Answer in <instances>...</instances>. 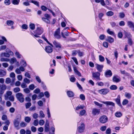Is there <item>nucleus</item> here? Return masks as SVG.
I'll list each match as a JSON object with an SVG mask.
<instances>
[{
	"label": "nucleus",
	"mask_w": 134,
	"mask_h": 134,
	"mask_svg": "<svg viewBox=\"0 0 134 134\" xmlns=\"http://www.w3.org/2000/svg\"><path fill=\"white\" fill-rule=\"evenodd\" d=\"M92 74L93 79L97 81L100 80V74L99 72H92Z\"/></svg>",
	"instance_id": "1"
},
{
	"label": "nucleus",
	"mask_w": 134,
	"mask_h": 134,
	"mask_svg": "<svg viewBox=\"0 0 134 134\" xmlns=\"http://www.w3.org/2000/svg\"><path fill=\"white\" fill-rule=\"evenodd\" d=\"M52 43L55 47L58 48V50L60 51L62 49V45L60 43L58 42L55 41H54Z\"/></svg>",
	"instance_id": "2"
},
{
	"label": "nucleus",
	"mask_w": 134,
	"mask_h": 134,
	"mask_svg": "<svg viewBox=\"0 0 134 134\" xmlns=\"http://www.w3.org/2000/svg\"><path fill=\"white\" fill-rule=\"evenodd\" d=\"M45 18H42V20L44 22L49 23H50V21L49 19L51 18V17L49 15L47 14H44Z\"/></svg>",
	"instance_id": "3"
},
{
	"label": "nucleus",
	"mask_w": 134,
	"mask_h": 134,
	"mask_svg": "<svg viewBox=\"0 0 134 134\" xmlns=\"http://www.w3.org/2000/svg\"><path fill=\"white\" fill-rule=\"evenodd\" d=\"M16 97L18 100L21 103L23 102L24 99L23 95L20 93H18L16 94Z\"/></svg>",
	"instance_id": "4"
},
{
	"label": "nucleus",
	"mask_w": 134,
	"mask_h": 134,
	"mask_svg": "<svg viewBox=\"0 0 134 134\" xmlns=\"http://www.w3.org/2000/svg\"><path fill=\"white\" fill-rule=\"evenodd\" d=\"M108 120V118L105 115H103L100 117L99 119L100 122L103 124L106 123Z\"/></svg>",
	"instance_id": "5"
},
{
	"label": "nucleus",
	"mask_w": 134,
	"mask_h": 134,
	"mask_svg": "<svg viewBox=\"0 0 134 134\" xmlns=\"http://www.w3.org/2000/svg\"><path fill=\"white\" fill-rule=\"evenodd\" d=\"M43 29L40 27H37L36 30L34 31V33L38 35H40L43 32Z\"/></svg>",
	"instance_id": "6"
},
{
	"label": "nucleus",
	"mask_w": 134,
	"mask_h": 134,
	"mask_svg": "<svg viewBox=\"0 0 134 134\" xmlns=\"http://www.w3.org/2000/svg\"><path fill=\"white\" fill-rule=\"evenodd\" d=\"M109 92V89L107 88H104L98 90V92L100 94L106 95Z\"/></svg>",
	"instance_id": "7"
},
{
	"label": "nucleus",
	"mask_w": 134,
	"mask_h": 134,
	"mask_svg": "<svg viewBox=\"0 0 134 134\" xmlns=\"http://www.w3.org/2000/svg\"><path fill=\"white\" fill-rule=\"evenodd\" d=\"M60 28H58L55 32L54 36L57 39H59L61 37V36L60 35Z\"/></svg>",
	"instance_id": "8"
},
{
	"label": "nucleus",
	"mask_w": 134,
	"mask_h": 134,
	"mask_svg": "<svg viewBox=\"0 0 134 134\" xmlns=\"http://www.w3.org/2000/svg\"><path fill=\"white\" fill-rule=\"evenodd\" d=\"M100 112V110L96 108H93L92 110V114L93 115H99Z\"/></svg>",
	"instance_id": "9"
},
{
	"label": "nucleus",
	"mask_w": 134,
	"mask_h": 134,
	"mask_svg": "<svg viewBox=\"0 0 134 134\" xmlns=\"http://www.w3.org/2000/svg\"><path fill=\"white\" fill-rule=\"evenodd\" d=\"M117 104L120 107L122 108V106L121 105L120 102V95H118L116 98L115 99Z\"/></svg>",
	"instance_id": "10"
},
{
	"label": "nucleus",
	"mask_w": 134,
	"mask_h": 134,
	"mask_svg": "<svg viewBox=\"0 0 134 134\" xmlns=\"http://www.w3.org/2000/svg\"><path fill=\"white\" fill-rule=\"evenodd\" d=\"M85 128V125L84 124H82L80 126H79L77 128L78 131L80 133L82 132H83Z\"/></svg>",
	"instance_id": "11"
},
{
	"label": "nucleus",
	"mask_w": 134,
	"mask_h": 134,
	"mask_svg": "<svg viewBox=\"0 0 134 134\" xmlns=\"http://www.w3.org/2000/svg\"><path fill=\"white\" fill-rule=\"evenodd\" d=\"M112 80L113 82L116 83L119 82L121 81L120 78L116 75L113 76Z\"/></svg>",
	"instance_id": "12"
},
{
	"label": "nucleus",
	"mask_w": 134,
	"mask_h": 134,
	"mask_svg": "<svg viewBox=\"0 0 134 134\" xmlns=\"http://www.w3.org/2000/svg\"><path fill=\"white\" fill-rule=\"evenodd\" d=\"M101 102L105 104L107 106H108V105H111L113 107L115 106V103L111 101H101Z\"/></svg>",
	"instance_id": "13"
},
{
	"label": "nucleus",
	"mask_w": 134,
	"mask_h": 134,
	"mask_svg": "<svg viewBox=\"0 0 134 134\" xmlns=\"http://www.w3.org/2000/svg\"><path fill=\"white\" fill-rule=\"evenodd\" d=\"M45 51L48 53H51L53 51V49L52 47L49 46H46L45 48Z\"/></svg>",
	"instance_id": "14"
},
{
	"label": "nucleus",
	"mask_w": 134,
	"mask_h": 134,
	"mask_svg": "<svg viewBox=\"0 0 134 134\" xmlns=\"http://www.w3.org/2000/svg\"><path fill=\"white\" fill-rule=\"evenodd\" d=\"M112 73L110 70H109L106 71L105 72V76L107 77H111L112 75Z\"/></svg>",
	"instance_id": "15"
},
{
	"label": "nucleus",
	"mask_w": 134,
	"mask_h": 134,
	"mask_svg": "<svg viewBox=\"0 0 134 134\" xmlns=\"http://www.w3.org/2000/svg\"><path fill=\"white\" fill-rule=\"evenodd\" d=\"M96 68L100 72H101L103 67V65H100L98 64H96Z\"/></svg>",
	"instance_id": "16"
},
{
	"label": "nucleus",
	"mask_w": 134,
	"mask_h": 134,
	"mask_svg": "<svg viewBox=\"0 0 134 134\" xmlns=\"http://www.w3.org/2000/svg\"><path fill=\"white\" fill-rule=\"evenodd\" d=\"M49 122L48 121H46L45 125V131L46 132H48L49 131Z\"/></svg>",
	"instance_id": "17"
},
{
	"label": "nucleus",
	"mask_w": 134,
	"mask_h": 134,
	"mask_svg": "<svg viewBox=\"0 0 134 134\" xmlns=\"http://www.w3.org/2000/svg\"><path fill=\"white\" fill-rule=\"evenodd\" d=\"M105 40L110 43H112L114 41V38L110 36H108Z\"/></svg>",
	"instance_id": "18"
},
{
	"label": "nucleus",
	"mask_w": 134,
	"mask_h": 134,
	"mask_svg": "<svg viewBox=\"0 0 134 134\" xmlns=\"http://www.w3.org/2000/svg\"><path fill=\"white\" fill-rule=\"evenodd\" d=\"M10 77L12 78V82H14L15 80V74L14 72H11L10 74Z\"/></svg>",
	"instance_id": "19"
},
{
	"label": "nucleus",
	"mask_w": 134,
	"mask_h": 134,
	"mask_svg": "<svg viewBox=\"0 0 134 134\" xmlns=\"http://www.w3.org/2000/svg\"><path fill=\"white\" fill-rule=\"evenodd\" d=\"M95 2L97 3H100V4L103 6H104L105 5L104 0H94Z\"/></svg>",
	"instance_id": "20"
},
{
	"label": "nucleus",
	"mask_w": 134,
	"mask_h": 134,
	"mask_svg": "<svg viewBox=\"0 0 134 134\" xmlns=\"http://www.w3.org/2000/svg\"><path fill=\"white\" fill-rule=\"evenodd\" d=\"M0 56L1 57H5L7 58H9L10 57V55L8 53L5 52L2 53L0 54Z\"/></svg>",
	"instance_id": "21"
},
{
	"label": "nucleus",
	"mask_w": 134,
	"mask_h": 134,
	"mask_svg": "<svg viewBox=\"0 0 134 134\" xmlns=\"http://www.w3.org/2000/svg\"><path fill=\"white\" fill-rule=\"evenodd\" d=\"M6 72L2 70H0V77H3L6 75Z\"/></svg>",
	"instance_id": "22"
},
{
	"label": "nucleus",
	"mask_w": 134,
	"mask_h": 134,
	"mask_svg": "<svg viewBox=\"0 0 134 134\" xmlns=\"http://www.w3.org/2000/svg\"><path fill=\"white\" fill-rule=\"evenodd\" d=\"M124 96L125 97L128 99H130L131 97V94L129 93L126 92L125 93Z\"/></svg>",
	"instance_id": "23"
},
{
	"label": "nucleus",
	"mask_w": 134,
	"mask_h": 134,
	"mask_svg": "<svg viewBox=\"0 0 134 134\" xmlns=\"http://www.w3.org/2000/svg\"><path fill=\"white\" fill-rule=\"evenodd\" d=\"M42 38H43L44 40L46 41V42L50 45L52 47H53L54 46L51 43H50L48 41L47 39L46 38L44 35H43L42 36Z\"/></svg>",
	"instance_id": "24"
},
{
	"label": "nucleus",
	"mask_w": 134,
	"mask_h": 134,
	"mask_svg": "<svg viewBox=\"0 0 134 134\" xmlns=\"http://www.w3.org/2000/svg\"><path fill=\"white\" fill-rule=\"evenodd\" d=\"M74 70L75 73L79 76H81V73L79 72L76 68H74Z\"/></svg>",
	"instance_id": "25"
},
{
	"label": "nucleus",
	"mask_w": 134,
	"mask_h": 134,
	"mask_svg": "<svg viewBox=\"0 0 134 134\" xmlns=\"http://www.w3.org/2000/svg\"><path fill=\"white\" fill-rule=\"evenodd\" d=\"M67 93L68 96L69 97H72L74 96V94L73 92L71 91H68Z\"/></svg>",
	"instance_id": "26"
},
{
	"label": "nucleus",
	"mask_w": 134,
	"mask_h": 134,
	"mask_svg": "<svg viewBox=\"0 0 134 134\" xmlns=\"http://www.w3.org/2000/svg\"><path fill=\"white\" fill-rule=\"evenodd\" d=\"M127 25L129 28H133V23L131 21H129L127 23Z\"/></svg>",
	"instance_id": "27"
},
{
	"label": "nucleus",
	"mask_w": 134,
	"mask_h": 134,
	"mask_svg": "<svg viewBox=\"0 0 134 134\" xmlns=\"http://www.w3.org/2000/svg\"><path fill=\"white\" fill-rule=\"evenodd\" d=\"M107 32L108 33L111 35L113 36L115 35V34L114 32L112 31H111L109 29H108L107 30Z\"/></svg>",
	"instance_id": "28"
},
{
	"label": "nucleus",
	"mask_w": 134,
	"mask_h": 134,
	"mask_svg": "<svg viewBox=\"0 0 134 134\" xmlns=\"http://www.w3.org/2000/svg\"><path fill=\"white\" fill-rule=\"evenodd\" d=\"M12 3L15 5H18L19 4L20 0H12Z\"/></svg>",
	"instance_id": "29"
},
{
	"label": "nucleus",
	"mask_w": 134,
	"mask_h": 134,
	"mask_svg": "<svg viewBox=\"0 0 134 134\" xmlns=\"http://www.w3.org/2000/svg\"><path fill=\"white\" fill-rule=\"evenodd\" d=\"M120 72L121 74H125V75L126 76H130V74L126 72L125 70L122 71L121 70H120Z\"/></svg>",
	"instance_id": "30"
},
{
	"label": "nucleus",
	"mask_w": 134,
	"mask_h": 134,
	"mask_svg": "<svg viewBox=\"0 0 134 134\" xmlns=\"http://www.w3.org/2000/svg\"><path fill=\"white\" fill-rule=\"evenodd\" d=\"M12 92L11 91H8L7 92L6 94L8 96L7 97L6 96H5V99L7 100V98L9 96H11L12 94Z\"/></svg>",
	"instance_id": "31"
},
{
	"label": "nucleus",
	"mask_w": 134,
	"mask_h": 134,
	"mask_svg": "<svg viewBox=\"0 0 134 134\" xmlns=\"http://www.w3.org/2000/svg\"><path fill=\"white\" fill-rule=\"evenodd\" d=\"M2 39L3 40H0V45H2L4 44V41H7V40L5 37L3 36L2 37Z\"/></svg>",
	"instance_id": "32"
},
{
	"label": "nucleus",
	"mask_w": 134,
	"mask_h": 134,
	"mask_svg": "<svg viewBox=\"0 0 134 134\" xmlns=\"http://www.w3.org/2000/svg\"><path fill=\"white\" fill-rule=\"evenodd\" d=\"M14 23L13 21L12 20H7V24L8 26H12L13 25Z\"/></svg>",
	"instance_id": "33"
},
{
	"label": "nucleus",
	"mask_w": 134,
	"mask_h": 134,
	"mask_svg": "<svg viewBox=\"0 0 134 134\" xmlns=\"http://www.w3.org/2000/svg\"><path fill=\"white\" fill-rule=\"evenodd\" d=\"M20 123V121L14 120V126L15 127H17L19 126Z\"/></svg>",
	"instance_id": "34"
},
{
	"label": "nucleus",
	"mask_w": 134,
	"mask_h": 134,
	"mask_svg": "<svg viewBox=\"0 0 134 134\" xmlns=\"http://www.w3.org/2000/svg\"><path fill=\"white\" fill-rule=\"evenodd\" d=\"M85 107L83 105H79L76 108V110H78L80 109H83Z\"/></svg>",
	"instance_id": "35"
},
{
	"label": "nucleus",
	"mask_w": 134,
	"mask_h": 134,
	"mask_svg": "<svg viewBox=\"0 0 134 134\" xmlns=\"http://www.w3.org/2000/svg\"><path fill=\"white\" fill-rule=\"evenodd\" d=\"M117 87L115 85H113L110 86V89L111 90H115L117 89Z\"/></svg>",
	"instance_id": "36"
},
{
	"label": "nucleus",
	"mask_w": 134,
	"mask_h": 134,
	"mask_svg": "<svg viewBox=\"0 0 134 134\" xmlns=\"http://www.w3.org/2000/svg\"><path fill=\"white\" fill-rule=\"evenodd\" d=\"M30 2L32 3H34V4L36 5L38 7H39V2L37 1H35L32 0L30 1Z\"/></svg>",
	"instance_id": "37"
},
{
	"label": "nucleus",
	"mask_w": 134,
	"mask_h": 134,
	"mask_svg": "<svg viewBox=\"0 0 134 134\" xmlns=\"http://www.w3.org/2000/svg\"><path fill=\"white\" fill-rule=\"evenodd\" d=\"M106 14L108 16H111L114 15V13L111 11H109L107 12Z\"/></svg>",
	"instance_id": "38"
},
{
	"label": "nucleus",
	"mask_w": 134,
	"mask_h": 134,
	"mask_svg": "<svg viewBox=\"0 0 134 134\" xmlns=\"http://www.w3.org/2000/svg\"><path fill=\"white\" fill-rule=\"evenodd\" d=\"M99 60L100 62H103L104 60V57L102 55H100L99 56Z\"/></svg>",
	"instance_id": "39"
},
{
	"label": "nucleus",
	"mask_w": 134,
	"mask_h": 134,
	"mask_svg": "<svg viewBox=\"0 0 134 134\" xmlns=\"http://www.w3.org/2000/svg\"><path fill=\"white\" fill-rule=\"evenodd\" d=\"M31 120V119L30 117L27 116L25 118V121L26 122L29 123L30 122Z\"/></svg>",
	"instance_id": "40"
},
{
	"label": "nucleus",
	"mask_w": 134,
	"mask_h": 134,
	"mask_svg": "<svg viewBox=\"0 0 134 134\" xmlns=\"http://www.w3.org/2000/svg\"><path fill=\"white\" fill-rule=\"evenodd\" d=\"M29 27L31 30H34L35 29V25L32 23L30 24L29 25Z\"/></svg>",
	"instance_id": "41"
},
{
	"label": "nucleus",
	"mask_w": 134,
	"mask_h": 134,
	"mask_svg": "<svg viewBox=\"0 0 134 134\" xmlns=\"http://www.w3.org/2000/svg\"><path fill=\"white\" fill-rule=\"evenodd\" d=\"M129 101L127 99H124L122 102V104L123 105H125L128 103Z\"/></svg>",
	"instance_id": "42"
},
{
	"label": "nucleus",
	"mask_w": 134,
	"mask_h": 134,
	"mask_svg": "<svg viewBox=\"0 0 134 134\" xmlns=\"http://www.w3.org/2000/svg\"><path fill=\"white\" fill-rule=\"evenodd\" d=\"M0 88V90L5 91L6 89V86L5 85L3 84L2 85H1Z\"/></svg>",
	"instance_id": "43"
},
{
	"label": "nucleus",
	"mask_w": 134,
	"mask_h": 134,
	"mask_svg": "<svg viewBox=\"0 0 134 134\" xmlns=\"http://www.w3.org/2000/svg\"><path fill=\"white\" fill-rule=\"evenodd\" d=\"M0 61L2 62H9V59L7 58H2L1 59Z\"/></svg>",
	"instance_id": "44"
},
{
	"label": "nucleus",
	"mask_w": 134,
	"mask_h": 134,
	"mask_svg": "<svg viewBox=\"0 0 134 134\" xmlns=\"http://www.w3.org/2000/svg\"><path fill=\"white\" fill-rule=\"evenodd\" d=\"M21 65L24 67H25L26 66V62L24 61H22L20 62Z\"/></svg>",
	"instance_id": "45"
},
{
	"label": "nucleus",
	"mask_w": 134,
	"mask_h": 134,
	"mask_svg": "<svg viewBox=\"0 0 134 134\" xmlns=\"http://www.w3.org/2000/svg\"><path fill=\"white\" fill-rule=\"evenodd\" d=\"M115 116L117 117H120L122 115L121 113L120 112H117L115 113Z\"/></svg>",
	"instance_id": "46"
},
{
	"label": "nucleus",
	"mask_w": 134,
	"mask_h": 134,
	"mask_svg": "<svg viewBox=\"0 0 134 134\" xmlns=\"http://www.w3.org/2000/svg\"><path fill=\"white\" fill-rule=\"evenodd\" d=\"M36 79L39 83H41V81L40 77L38 76H36L35 77Z\"/></svg>",
	"instance_id": "47"
},
{
	"label": "nucleus",
	"mask_w": 134,
	"mask_h": 134,
	"mask_svg": "<svg viewBox=\"0 0 134 134\" xmlns=\"http://www.w3.org/2000/svg\"><path fill=\"white\" fill-rule=\"evenodd\" d=\"M31 104L30 102L27 103L25 104V107L26 109L29 108L31 105Z\"/></svg>",
	"instance_id": "48"
},
{
	"label": "nucleus",
	"mask_w": 134,
	"mask_h": 134,
	"mask_svg": "<svg viewBox=\"0 0 134 134\" xmlns=\"http://www.w3.org/2000/svg\"><path fill=\"white\" fill-rule=\"evenodd\" d=\"M44 96V94L43 92L40 93L38 95V99H39Z\"/></svg>",
	"instance_id": "49"
},
{
	"label": "nucleus",
	"mask_w": 134,
	"mask_h": 134,
	"mask_svg": "<svg viewBox=\"0 0 134 134\" xmlns=\"http://www.w3.org/2000/svg\"><path fill=\"white\" fill-rule=\"evenodd\" d=\"M94 103L96 105L100 107H102V104L99 103L96 101H94Z\"/></svg>",
	"instance_id": "50"
},
{
	"label": "nucleus",
	"mask_w": 134,
	"mask_h": 134,
	"mask_svg": "<svg viewBox=\"0 0 134 134\" xmlns=\"http://www.w3.org/2000/svg\"><path fill=\"white\" fill-rule=\"evenodd\" d=\"M29 89L31 90H33L35 88V85L33 84L30 85L29 86Z\"/></svg>",
	"instance_id": "51"
},
{
	"label": "nucleus",
	"mask_w": 134,
	"mask_h": 134,
	"mask_svg": "<svg viewBox=\"0 0 134 134\" xmlns=\"http://www.w3.org/2000/svg\"><path fill=\"white\" fill-rule=\"evenodd\" d=\"M105 37V36L104 35H101L99 36V38L100 40H104Z\"/></svg>",
	"instance_id": "52"
},
{
	"label": "nucleus",
	"mask_w": 134,
	"mask_h": 134,
	"mask_svg": "<svg viewBox=\"0 0 134 134\" xmlns=\"http://www.w3.org/2000/svg\"><path fill=\"white\" fill-rule=\"evenodd\" d=\"M23 81L25 82L28 84L30 82V80L27 79L26 78H25L24 79Z\"/></svg>",
	"instance_id": "53"
},
{
	"label": "nucleus",
	"mask_w": 134,
	"mask_h": 134,
	"mask_svg": "<svg viewBox=\"0 0 134 134\" xmlns=\"http://www.w3.org/2000/svg\"><path fill=\"white\" fill-rule=\"evenodd\" d=\"M40 92V90L39 88H37L34 91V92L36 94H38Z\"/></svg>",
	"instance_id": "54"
},
{
	"label": "nucleus",
	"mask_w": 134,
	"mask_h": 134,
	"mask_svg": "<svg viewBox=\"0 0 134 134\" xmlns=\"http://www.w3.org/2000/svg\"><path fill=\"white\" fill-rule=\"evenodd\" d=\"M78 51L76 50H74L72 51V56H75L76 55L77 53H78Z\"/></svg>",
	"instance_id": "55"
},
{
	"label": "nucleus",
	"mask_w": 134,
	"mask_h": 134,
	"mask_svg": "<svg viewBox=\"0 0 134 134\" xmlns=\"http://www.w3.org/2000/svg\"><path fill=\"white\" fill-rule=\"evenodd\" d=\"M71 59L73 60L74 62L76 65H77L78 64V63L76 58L75 57H72L71 58Z\"/></svg>",
	"instance_id": "56"
},
{
	"label": "nucleus",
	"mask_w": 134,
	"mask_h": 134,
	"mask_svg": "<svg viewBox=\"0 0 134 134\" xmlns=\"http://www.w3.org/2000/svg\"><path fill=\"white\" fill-rule=\"evenodd\" d=\"M20 125L22 127H25L26 126L27 124L24 122H22L20 123Z\"/></svg>",
	"instance_id": "57"
},
{
	"label": "nucleus",
	"mask_w": 134,
	"mask_h": 134,
	"mask_svg": "<svg viewBox=\"0 0 134 134\" xmlns=\"http://www.w3.org/2000/svg\"><path fill=\"white\" fill-rule=\"evenodd\" d=\"M21 117L20 115H18L16 117V119L14 120H16V121H20L21 119Z\"/></svg>",
	"instance_id": "58"
},
{
	"label": "nucleus",
	"mask_w": 134,
	"mask_h": 134,
	"mask_svg": "<svg viewBox=\"0 0 134 134\" xmlns=\"http://www.w3.org/2000/svg\"><path fill=\"white\" fill-rule=\"evenodd\" d=\"M31 131L34 132H36L37 130L36 128L34 126H32L31 127Z\"/></svg>",
	"instance_id": "59"
},
{
	"label": "nucleus",
	"mask_w": 134,
	"mask_h": 134,
	"mask_svg": "<svg viewBox=\"0 0 134 134\" xmlns=\"http://www.w3.org/2000/svg\"><path fill=\"white\" fill-rule=\"evenodd\" d=\"M86 112V111L85 110H83L80 112V114L81 116H83L85 113Z\"/></svg>",
	"instance_id": "60"
},
{
	"label": "nucleus",
	"mask_w": 134,
	"mask_h": 134,
	"mask_svg": "<svg viewBox=\"0 0 134 134\" xmlns=\"http://www.w3.org/2000/svg\"><path fill=\"white\" fill-rule=\"evenodd\" d=\"M11 82V79L9 78L6 79L5 82L7 84Z\"/></svg>",
	"instance_id": "61"
},
{
	"label": "nucleus",
	"mask_w": 134,
	"mask_h": 134,
	"mask_svg": "<svg viewBox=\"0 0 134 134\" xmlns=\"http://www.w3.org/2000/svg\"><path fill=\"white\" fill-rule=\"evenodd\" d=\"M125 23L124 21H121L119 23V25L120 26H122L125 25Z\"/></svg>",
	"instance_id": "62"
},
{
	"label": "nucleus",
	"mask_w": 134,
	"mask_h": 134,
	"mask_svg": "<svg viewBox=\"0 0 134 134\" xmlns=\"http://www.w3.org/2000/svg\"><path fill=\"white\" fill-rule=\"evenodd\" d=\"M80 98L82 100H84L85 99V96L83 94H81L80 95Z\"/></svg>",
	"instance_id": "63"
},
{
	"label": "nucleus",
	"mask_w": 134,
	"mask_h": 134,
	"mask_svg": "<svg viewBox=\"0 0 134 134\" xmlns=\"http://www.w3.org/2000/svg\"><path fill=\"white\" fill-rule=\"evenodd\" d=\"M20 89L19 87H16L14 88V91L15 93H16L19 92Z\"/></svg>",
	"instance_id": "64"
}]
</instances>
